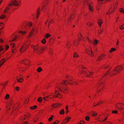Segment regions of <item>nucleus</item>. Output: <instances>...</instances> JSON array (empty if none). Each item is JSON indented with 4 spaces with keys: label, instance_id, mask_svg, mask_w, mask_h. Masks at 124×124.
Here are the masks:
<instances>
[{
    "label": "nucleus",
    "instance_id": "1",
    "mask_svg": "<svg viewBox=\"0 0 124 124\" xmlns=\"http://www.w3.org/2000/svg\"><path fill=\"white\" fill-rule=\"evenodd\" d=\"M68 83L71 84L70 82H68L66 80H63L61 83H57L56 84V87L62 92L66 93L69 90L66 86Z\"/></svg>",
    "mask_w": 124,
    "mask_h": 124
},
{
    "label": "nucleus",
    "instance_id": "2",
    "mask_svg": "<svg viewBox=\"0 0 124 124\" xmlns=\"http://www.w3.org/2000/svg\"><path fill=\"white\" fill-rule=\"evenodd\" d=\"M80 68L81 69L79 70V72L81 74H83L86 76L90 77V75H93L94 74L93 72L88 71L85 67H83L82 66H81Z\"/></svg>",
    "mask_w": 124,
    "mask_h": 124
},
{
    "label": "nucleus",
    "instance_id": "3",
    "mask_svg": "<svg viewBox=\"0 0 124 124\" xmlns=\"http://www.w3.org/2000/svg\"><path fill=\"white\" fill-rule=\"evenodd\" d=\"M57 97L59 98H60V96L59 94V92L56 90L55 91V94L53 95V93H50L49 95L46 97L43 98V99L45 101H47L48 100V98L49 97L50 99H51L52 97Z\"/></svg>",
    "mask_w": 124,
    "mask_h": 124
},
{
    "label": "nucleus",
    "instance_id": "4",
    "mask_svg": "<svg viewBox=\"0 0 124 124\" xmlns=\"http://www.w3.org/2000/svg\"><path fill=\"white\" fill-rule=\"evenodd\" d=\"M30 44V42L28 41L22 45L19 49L20 52L22 53L25 51Z\"/></svg>",
    "mask_w": 124,
    "mask_h": 124
},
{
    "label": "nucleus",
    "instance_id": "5",
    "mask_svg": "<svg viewBox=\"0 0 124 124\" xmlns=\"http://www.w3.org/2000/svg\"><path fill=\"white\" fill-rule=\"evenodd\" d=\"M122 69V68L121 66H118L110 73V75H113L117 74L120 72Z\"/></svg>",
    "mask_w": 124,
    "mask_h": 124
},
{
    "label": "nucleus",
    "instance_id": "6",
    "mask_svg": "<svg viewBox=\"0 0 124 124\" xmlns=\"http://www.w3.org/2000/svg\"><path fill=\"white\" fill-rule=\"evenodd\" d=\"M32 47L33 48L34 51L38 54H39L42 53L44 48L41 46H39L38 45H37L35 46L32 45Z\"/></svg>",
    "mask_w": 124,
    "mask_h": 124
},
{
    "label": "nucleus",
    "instance_id": "7",
    "mask_svg": "<svg viewBox=\"0 0 124 124\" xmlns=\"http://www.w3.org/2000/svg\"><path fill=\"white\" fill-rule=\"evenodd\" d=\"M19 5L18 2L16 0H11L8 4V6H10V8H12L13 6H17Z\"/></svg>",
    "mask_w": 124,
    "mask_h": 124
},
{
    "label": "nucleus",
    "instance_id": "8",
    "mask_svg": "<svg viewBox=\"0 0 124 124\" xmlns=\"http://www.w3.org/2000/svg\"><path fill=\"white\" fill-rule=\"evenodd\" d=\"M96 86L97 87V90L99 91L104 87V85L103 84L102 82L100 81L97 84Z\"/></svg>",
    "mask_w": 124,
    "mask_h": 124
},
{
    "label": "nucleus",
    "instance_id": "9",
    "mask_svg": "<svg viewBox=\"0 0 124 124\" xmlns=\"http://www.w3.org/2000/svg\"><path fill=\"white\" fill-rule=\"evenodd\" d=\"M115 106L116 108L121 110L124 108V105L123 103H117L115 104Z\"/></svg>",
    "mask_w": 124,
    "mask_h": 124
},
{
    "label": "nucleus",
    "instance_id": "10",
    "mask_svg": "<svg viewBox=\"0 0 124 124\" xmlns=\"http://www.w3.org/2000/svg\"><path fill=\"white\" fill-rule=\"evenodd\" d=\"M109 65L108 64L104 65L103 67V68L107 70L108 69V71H107L106 73L104 75V76H102V77H103L104 76H105L108 73H109V70H110L111 68V67H109Z\"/></svg>",
    "mask_w": 124,
    "mask_h": 124
},
{
    "label": "nucleus",
    "instance_id": "11",
    "mask_svg": "<svg viewBox=\"0 0 124 124\" xmlns=\"http://www.w3.org/2000/svg\"><path fill=\"white\" fill-rule=\"evenodd\" d=\"M19 103H18L15 104L13 108V113H14L15 112H16L19 108Z\"/></svg>",
    "mask_w": 124,
    "mask_h": 124
},
{
    "label": "nucleus",
    "instance_id": "12",
    "mask_svg": "<svg viewBox=\"0 0 124 124\" xmlns=\"http://www.w3.org/2000/svg\"><path fill=\"white\" fill-rule=\"evenodd\" d=\"M86 39H88L89 42L90 43H92L93 44L95 45H96L99 42V41L97 40L96 39H94L93 42L90 39H89L86 36Z\"/></svg>",
    "mask_w": 124,
    "mask_h": 124
},
{
    "label": "nucleus",
    "instance_id": "13",
    "mask_svg": "<svg viewBox=\"0 0 124 124\" xmlns=\"http://www.w3.org/2000/svg\"><path fill=\"white\" fill-rule=\"evenodd\" d=\"M86 53L89 55L91 57H93V53L91 48L89 49H87L86 50Z\"/></svg>",
    "mask_w": 124,
    "mask_h": 124
},
{
    "label": "nucleus",
    "instance_id": "14",
    "mask_svg": "<svg viewBox=\"0 0 124 124\" xmlns=\"http://www.w3.org/2000/svg\"><path fill=\"white\" fill-rule=\"evenodd\" d=\"M22 76L20 74L19 77L17 76L16 77V79L17 80L18 82L22 83L23 81V78H22Z\"/></svg>",
    "mask_w": 124,
    "mask_h": 124
},
{
    "label": "nucleus",
    "instance_id": "15",
    "mask_svg": "<svg viewBox=\"0 0 124 124\" xmlns=\"http://www.w3.org/2000/svg\"><path fill=\"white\" fill-rule=\"evenodd\" d=\"M21 63L25 65H28L30 64V62L28 59H25L22 61Z\"/></svg>",
    "mask_w": 124,
    "mask_h": 124
},
{
    "label": "nucleus",
    "instance_id": "16",
    "mask_svg": "<svg viewBox=\"0 0 124 124\" xmlns=\"http://www.w3.org/2000/svg\"><path fill=\"white\" fill-rule=\"evenodd\" d=\"M71 119V118L70 117H68L63 120V122L62 123V124H64L66 123L69 121V120Z\"/></svg>",
    "mask_w": 124,
    "mask_h": 124
},
{
    "label": "nucleus",
    "instance_id": "17",
    "mask_svg": "<svg viewBox=\"0 0 124 124\" xmlns=\"http://www.w3.org/2000/svg\"><path fill=\"white\" fill-rule=\"evenodd\" d=\"M61 105V104L59 103L56 104H53L52 106V107L53 108H57Z\"/></svg>",
    "mask_w": 124,
    "mask_h": 124
},
{
    "label": "nucleus",
    "instance_id": "18",
    "mask_svg": "<svg viewBox=\"0 0 124 124\" xmlns=\"http://www.w3.org/2000/svg\"><path fill=\"white\" fill-rule=\"evenodd\" d=\"M106 56V54H101L100 56L98 57L97 59V60H99L105 57Z\"/></svg>",
    "mask_w": 124,
    "mask_h": 124
},
{
    "label": "nucleus",
    "instance_id": "19",
    "mask_svg": "<svg viewBox=\"0 0 124 124\" xmlns=\"http://www.w3.org/2000/svg\"><path fill=\"white\" fill-rule=\"evenodd\" d=\"M66 78L68 79L69 81H72L73 79V78L70 76L66 75Z\"/></svg>",
    "mask_w": 124,
    "mask_h": 124
},
{
    "label": "nucleus",
    "instance_id": "20",
    "mask_svg": "<svg viewBox=\"0 0 124 124\" xmlns=\"http://www.w3.org/2000/svg\"><path fill=\"white\" fill-rule=\"evenodd\" d=\"M3 50V48L2 47V46L0 45V58L1 57V55L4 52H1Z\"/></svg>",
    "mask_w": 124,
    "mask_h": 124
},
{
    "label": "nucleus",
    "instance_id": "21",
    "mask_svg": "<svg viewBox=\"0 0 124 124\" xmlns=\"http://www.w3.org/2000/svg\"><path fill=\"white\" fill-rule=\"evenodd\" d=\"M24 116L26 118V119H27L29 118L30 117V114L28 113H27L25 114Z\"/></svg>",
    "mask_w": 124,
    "mask_h": 124
},
{
    "label": "nucleus",
    "instance_id": "22",
    "mask_svg": "<svg viewBox=\"0 0 124 124\" xmlns=\"http://www.w3.org/2000/svg\"><path fill=\"white\" fill-rule=\"evenodd\" d=\"M79 43V40H75L73 43V45L75 46H77Z\"/></svg>",
    "mask_w": 124,
    "mask_h": 124
},
{
    "label": "nucleus",
    "instance_id": "23",
    "mask_svg": "<svg viewBox=\"0 0 124 124\" xmlns=\"http://www.w3.org/2000/svg\"><path fill=\"white\" fill-rule=\"evenodd\" d=\"M7 60L5 59V58H3L0 61V64L2 65L4 62H6Z\"/></svg>",
    "mask_w": 124,
    "mask_h": 124
},
{
    "label": "nucleus",
    "instance_id": "24",
    "mask_svg": "<svg viewBox=\"0 0 124 124\" xmlns=\"http://www.w3.org/2000/svg\"><path fill=\"white\" fill-rule=\"evenodd\" d=\"M6 17V16L5 14L4 13H3L2 15L0 16V19H3Z\"/></svg>",
    "mask_w": 124,
    "mask_h": 124
},
{
    "label": "nucleus",
    "instance_id": "25",
    "mask_svg": "<svg viewBox=\"0 0 124 124\" xmlns=\"http://www.w3.org/2000/svg\"><path fill=\"white\" fill-rule=\"evenodd\" d=\"M10 95L8 94H6L5 97V99L6 100H7L10 98Z\"/></svg>",
    "mask_w": 124,
    "mask_h": 124
},
{
    "label": "nucleus",
    "instance_id": "26",
    "mask_svg": "<svg viewBox=\"0 0 124 124\" xmlns=\"http://www.w3.org/2000/svg\"><path fill=\"white\" fill-rule=\"evenodd\" d=\"M9 8H10L8 7H6L3 13L5 14L8 11Z\"/></svg>",
    "mask_w": 124,
    "mask_h": 124
},
{
    "label": "nucleus",
    "instance_id": "27",
    "mask_svg": "<svg viewBox=\"0 0 124 124\" xmlns=\"http://www.w3.org/2000/svg\"><path fill=\"white\" fill-rule=\"evenodd\" d=\"M102 20L101 19H99L98 21V23L100 26H101L102 23Z\"/></svg>",
    "mask_w": 124,
    "mask_h": 124
},
{
    "label": "nucleus",
    "instance_id": "28",
    "mask_svg": "<svg viewBox=\"0 0 124 124\" xmlns=\"http://www.w3.org/2000/svg\"><path fill=\"white\" fill-rule=\"evenodd\" d=\"M71 45L70 43V41H68L66 44V46L67 48H69V46Z\"/></svg>",
    "mask_w": 124,
    "mask_h": 124
},
{
    "label": "nucleus",
    "instance_id": "29",
    "mask_svg": "<svg viewBox=\"0 0 124 124\" xmlns=\"http://www.w3.org/2000/svg\"><path fill=\"white\" fill-rule=\"evenodd\" d=\"M27 24L28 25L29 27H31L32 26V23L31 22H29L28 23H27Z\"/></svg>",
    "mask_w": 124,
    "mask_h": 124
},
{
    "label": "nucleus",
    "instance_id": "30",
    "mask_svg": "<svg viewBox=\"0 0 124 124\" xmlns=\"http://www.w3.org/2000/svg\"><path fill=\"white\" fill-rule=\"evenodd\" d=\"M8 81H7L1 84V85L3 86V88H4V86L8 84Z\"/></svg>",
    "mask_w": 124,
    "mask_h": 124
},
{
    "label": "nucleus",
    "instance_id": "31",
    "mask_svg": "<svg viewBox=\"0 0 124 124\" xmlns=\"http://www.w3.org/2000/svg\"><path fill=\"white\" fill-rule=\"evenodd\" d=\"M112 8H110L109 9V11L110 12H111V13H108V12H107V14L108 15V14H110L112 13L114 11V10H112L111 9Z\"/></svg>",
    "mask_w": 124,
    "mask_h": 124
},
{
    "label": "nucleus",
    "instance_id": "32",
    "mask_svg": "<svg viewBox=\"0 0 124 124\" xmlns=\"http://www.w3.org/2000/svg\"><path fill=\"white\" fill-rule=\"evenodd\" d=\"M37 71L38 72H40L42 70V69L40 67H39L37 69Z\"/></svg>",
    "mask_w": 124,
    "mask_h": 124
},
{
    "label": "nucleus",
    "instance_id": "33",
    "mask_svg": "<svg viewBox=\"0 0 124 124\" xmlns=\"http://www.w3.org/2000/svg\"><path fill=\"white\" fill-rule=\"evenodd\" d=\"M51 35L49 33H47L45 37V38L46 39H47L48 38L51 36Z\"/></svg>",
    "mask_w": 124,
    "mask_h": 124
},
{
    "label": "nucleus",
    "instance_id": "34",
    "mask_svg": "<svg viewBox=\"0 0 124 124\" xmlns=\"http://www.w3.org/2000/svg\"><path fill=\"white\" fill-rule=\"evenodd\" d=\"M89 7V9L90 11H92L93 10V9L90 3L88 4V5Z\"/></svg>",
    "mask_w": 124,
    "mask_h": 124
},
{
    "label": "nucleus",
    "instance_id": "35",
    "mask_svg": "<svg viewBox=\"0 0 124 124\" xmlns=\"http://www.w3.org/2000/svg\"><path fill=\"white\" fill-rule=\"evenodd\" d=\"M42 100L43 99L42 97H39L37 99V101L39 102H42Z\"/></svg>",
    "mask_w": 124,
    "mask_h": 124
},
{
    "label": "nucleus",
    "instance_id": "36",
    "mask_svg": "<svg viewBox=\"0 0 124 124\" xmlns=\"http://www.w3.org/2000/svg\"><path fill=\"white\" fill-rule=\"evenodd\" d=\"M79 56L76 52L74 53V54L73 57H74L77 58Z\"/></svg>",
    "mask_w": 124,
    "mask_h": 124
},
{
    "label": "nucleus",
    "instance_id": "37",
    "mask_svg": "<svg viewBox=\"0 0 124 124\" xmlns=\"http://www.w3.org/2000/svg\"><path fill=\"white\" fill-rule=\"evenodd\" d=\"M75 16L74 15L73 13H72L70 16V18H69L68 19V20L70 21V19H72V18H74V16Z\"/></svg>",
    "mask_w": 124,
    "mask_h": 124
},
{
    "label": "nucleus",
    "instance_id": "38",
    "mask_svg": "<svg viewBox=\"0 0 124 124\" xmlns=\"http://www.w3.org/2000/svg\"><path fill=\"white\" fill-rule=\"evenodd\" d=\"M20 120H22V121H23V120L26 119V118L24 116H22L20 117Z\"/></svg>",
    "mask_w": 124,
    "mask_h": 124
},
{
    "label": "nucleus",
    "instance_id": "39",
    "mask_svg": "<svg viewBox=\"0 0 124 124\" xmlns=\"http://www.w3.org/2000/svg\"><path fill=\"white\" fill-rule=\"evenodd\" d=\"M80 35H79L78 36V38H79L80 39H82L84 40V39L83 38V37L81 34L80 33Z\"/></svg>",
    "mask_w": 124,
    "mask_h": 124
},
{
    "label": "nucleus",
    "instance_id": "40",
    "mask_svg": "<svg viewBox=\"0 0 124 124\" xmlns=\"http://www.w3.org/2000/svg\"><path fill=\"white\" fill-rule=\"evenodd\" d=\"M119 28L121 30H122L124 29V23L123 24L120 26Z\"/></svg>",
    "mask_w": 124,
    "mask_h": 124
},
{
    "label": "nucleus",
    "instance_id": "41",
    "mask_svg": "<svg viewBox=\"0 0 124 124\" xmlns=\"http://www.w3.org/2000/svg\"><path fill=\"white\" fill-rule=\"evenodd\" d=\"M116 49L115 48H111L109 51V52L111 53L112 52L115 51Z\"/></svg>",
    "mask_w": 124,
    "mask_h": 124
},
{
    "label": "nucleus",
    "instance_id": "42",
    "mask_svg": "<svg viewBox=\"0 0 124 124\" xmlns=\"http://www.w3.org/2000/svg\"><path fill=\"white\" fill-rule=\"evenodd\" d=\"M101 101L100 102H98V103H97L96 102H95L94 103V106H95L96 105H100L101 104Z\"/></svg>",
    "mask_w": 124,
    "mask_h": 124
},
{
    "label": "nucleus",
    "instance_id": "43",
    "mask_svg": "<svg viewBox=\"0 0 124 124\" xmlns=\"http://www.w3.org/2000/svg\"><path fill=\"white\" fill-rule=\"evenodd\" d=\"M33 34V31H31L30 33L29 36H28V38H29V37H31L32 36Z\"/></svg>",
    "mask_w": 124,
    "mask_h": 124
},
{
    "label": "nucleus",
    "instance_id": "44",
    "mask_svg": "<svg viewBox=\"0 0 124 124\" xmlns=\"http://www.w3.org/2000/svg\"><path fill=\"white\" fill-rule=\"evenodd\" d=\"M54 118V116L53 115H51V117L49 118L48 120L49 121H51Z\"/></svg>",
    "mask_w": 124,
    "mask_h": 124
},
{
    "label": "nucleus",
    "instance_id": "45",
    "mask_svg": "<svg viewBox=\"0 0 124 124\" xmlns=\"http://www.w3.org/2000/svg\"><path fill=\"white\" fill-rule=\"evenodd\" d=\"M41 42L43 44H45L46 42V40L45 39H43L41 40Z\"/></svg>",
    "mask_w": 124,
    "mask_h": 124
},
{
    "label": "nucleus",
    "instance_id": "46",
    "mask_svg": "<svg viewBox=\"0 0 124 124\" xmlns=\"http://www.w3.org/2000/svg\"><path fill=\"white\" fill-rule=\"evenodd\" d=\"M60 114H63L64 113V111L63 109H62L61 110L60 112Z\"/></svg>",
    "mask_w": 124,
    "mask_h": 124
},
{
    "label": "nucleus",
    "instance_id": "47",
    "mask_svg": "<svg viewBox=\"0 0 124 124\" xmlns=\"http://www.w3.org/2000/svg\"><path fill=\"white\" fill-rule=\"evenodd\" d=\"M10 46L12 48H14V47L15 46V45L14 43H12L10 44Z\"/></svg>",
    "mask_w": 124,
    "mask_h": 124
},
{
    "label": "nucleus",
    "instance_id": "48",
    "mask_svg": "<svg viewBox=\"0 0 124 124\" xmlns=\"http://www.w3.org/2000/svg\"><path fill=\"white\" fill-rule=\"evenodd\" d=\"M52 50L51 49H50L49 50V54L50 55H51L52 53Z\"/></svg>",
    "mask_w": 124,
    "mask_h": 124
},
{
    "label": "nucleus",
    "instance_id": "49",
    "mask_svg": "<svg viewBox=\"0 0 124 124\" xmlns=\"http://www.w3.org/2000/svg\"><path fill=\"white\" fill-rule=\"evenodd\" d=\"M16 48H12V53H15Z\"/></svg>",
    "mask_w": 124,
    "mask_h": 124
},
{
    "label": "nucleus",
    "instance_id": "50",
    "mask_svg": "<svg viewBox=\"0 0 124 124\" xmlns=\"http://www.w3.org/2000/svg\"><path fill=\"white\" fill-rule=\"evenodd\" d=\"M17 37H18L17 36H15V37L13 39H12L11 40H10V41L11 42L15 40H16V39Z\"/></svg>",
    "mask_w": 124,
    "mask_h": 124
},
{
    "label": "nucleus",
    "instance_id": "51",
    "mask_svg": "<svg viewBox=\"0 0 124 124\" xmlns=\"http://www.w3.org/2000/svg\"><path fill=\"white\" fill-rule=\"evenodd\" d=\"M40 8L39 7L38 9V10L37 11V15H38L40 13Z\"/></svg>",
    "mask_w": 124,
    "mask_h": 124
},
{
    "label": "nucleus",
    "instance_id": "52",
    "mask_svg": "<svg viewBox=\"0 0 124 124\" xmlns=\"http://www.w3.org/2000/svg\"><path fill=\"white\" fill-rule=\"evenodd\" d=\"M119 11L121 12L124 13V9L123 8H121L120 9Z\"/></svg>",
    "mask_w": 124,
    "mask_h": 124
},
{
    "label": "nucleus",
    "instance_id": "53",
    "mask_svg": "<svg viewBox=\"0 0 124 124\" xmlns=\"http://www.w3.org/2000/svg\"><path fill=\"white\" fill-rule=\"evenodd\" d=\"M90 119V117L89 116H87L85 117V120L87 121H89Z\"/></svg>",
    "mask_w": 124,
    "mask_h": 124
},
{
    "label": "nucleus",
    "instance_id": "54",
    "mask_svg": "<svg viewBox=\"0 0 124 124\" xmlns=\"http://www.w3.org/2000/svg\"><path fill=\"white\" fill-rule=\"evenodd\" d=\"M37 106H33L31 107H30V108L32 109H34L37 108Z\"/></svg>",
    "mask_w": 124,
    "mask_h": 124
},
{
    "label": "nucleus",
    "instance_id": "55",
    "mask_svg": "<svg viewBox=\"0 0 124 124\" xmlns=\"http://www.w3.org/2000/svg\"><path fill=\"white\" fill-rule=\"evenodd\" d=\"M87 24L88 26H90L92 25V24L90 22H89L88 23H87Z\"/></svg>",
    "mask_w": 124,
    "mask_h": 124
},
{
    "label": "nucleus",
    "instance_id": "56",
    "mask_svg": "<svg viewBox=\"0 0 124 124\" xmlns=\"http://www.w3.org/2000/svg\"><path fill=\"white\" fill-rule=\"evenodd\" d=\"M118 112V111L116 110H114L112 111V113L114 114H116Z\"/></svg>",
    "mask_w": 124,
    "mask_h": 124
},
{
    "label": "nucleus",
    "instance_id": "57",
    "mask_svg": "<svg viewBox=\"0 0 124 124\" xmlns=\"http://www.w3.org/2000/svg\"><path fill=\"white\" fill-rule=\"evenodd\" d=\"M15 90L16 91H18L20 90V88L18 86H16L15 88Z\"/></svg>",
    "mask_w": 124,
    "mask_h": 124
},
{
    "label": "nucleus",
    "instance_id": "58",
    "mask_svg": "<svg viewBox=\"0 0 124 124\" xmlns=\"http://www.w3.org/2000/svg\"><path fill=\"white\" fill-rule=\"evenodd\" d=\"M9 48V46H7V45L5 46L4 47L5 49V50H8V48Z\"/></svg>",
    "mask_w": 124,
    "mask_h": 124
},
{
    "label": "nucleus",
    "instance_id": "59",
    "mask_svg": "<svg viewBox=\"0 0 124 124\" xmlns=\"http://www.w3.org/2000/svg\"><path fill=\"white\" fill-rule=\"evenodd\" d=\"M10 108V107H9V105H7L6 106V109L7 110H8L9 109V108Z\"/></svg>",
    "mask_w": 124,
    "mask_h": 124
},
{
    "label": "nucleus",
    "instance_id": "60",
    "mask_svg": "<svg viewBox=\"0 0 124 124\" xmlns=\"http://www.w3.org/2000/svg\"><path fill=\"white\" fill-rule=\"evenodd\" d=\"M19 32L22 34H24L26 33V31H19Z\"/></svg>",
    "mask_w": 124,
    "mask_h": 124
},
{
    "label": "nucleus",
    "instance_id": "61",
    "mask_svg": "<svg viewBox=\"0 0 124 124\" xmlns=\"http://www.w3.org/2000/svg\"><path fill=\"white\" fill-rule=\"evenodd\" d=\"M105 123L106 124H112V123H111L109 121L106 122Z\"/></svg>",
    "mask_w": 124,
    "mask_h": 124
},
{
    "label": "nucleus",
    "instance_id": "62",
    "mask_svg": "<svg viewBox=\"0 0 124 124\" xmlns=\"http://www.w3.org/2000/svg\"><path fill=\"white\" fill-rule=\"evenodd\" d=\"M84 123V122L83 121H80L79 122V124H83Z\"/></svg>",
    "mask_w": 124,
    "mask_h": 124
},
{
    "label": "nucleus",
    "instance_id": "63",
    "mask_svg": "<svg viewBox=\"0 0 124 124\" xmlns=\"http://www.w3.org/2000/svg\"><path fill=\"white\" fill-rule=\"evenodd\" d=\"M22 124H28V121H25V122L22 123Z\"/></svg>",
    "mask_w": 124,
    "mask_h": 124
},
{
    "label": "nucleus",
    "instance_id": "64",
    "mask_svg": "<svg viewBox=\"0 0 124 124\" xmlns=\"http://www.w3.org/2000/svg\"><path fill=\"white\" fill-rule=\"evenodd\" d=\"M97 115V114L96 113H93V116H96Z\"/></svg>",
    "mask_w": 124,
    "mask_h": 124
}]
</instances>
